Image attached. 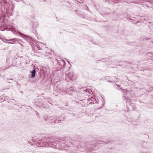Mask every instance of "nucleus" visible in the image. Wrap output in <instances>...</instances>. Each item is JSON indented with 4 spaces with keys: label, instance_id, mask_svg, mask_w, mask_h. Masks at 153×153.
Instances as JSON below:
<instances>
[{
    "label": "nucleus",
    "instance_id": "1",
    "mask_svg": "<svg viewBox=\"0 0 153 153\" xmlns=\"http://www.w3.org/2000/svg\"><path fill=\"white\" fill-rule=\"evenodd\" d=\"M62 143V142H60L59 141L55 140L52 138H48L46 140L45 142L43 143V145L42 146L46 147H49L55 148L54 147L52 146L53 145L56 148H59V146L60 144L61 146H64V145L63 143H62Z\"/></svg>",
    "mask_w": 153,
    "mask_h": 153
},
{
    "label": "nucleus",
    "instance_id": "2",
    "mask_svg": "<svg viewBox=\"0 0 153 153\" xmlns=\"http://www.w3.org/2000/svg\"><path fill=\"white\" fill-rule=\"evenodd\" d=\"M1 6L3 7L4 9V11L7 13H11L13 11V9L11 8L10 11L9 12V7L10 5L9 3L6 0H1L0 2Z\"/></svg>",
    "mask_w": 153,
    "mask_h": 153
},
{
    "label": "nucleus",
    "instance_id": "3",
    "mask_svg": "<svg viewBox=\"0 0 153 153\" xmlns=\"http://www.w3.org/2000/svg\"><path fill=\"white\" fill-rule=\"evenodd\" d=\"M45 121H47L48 122L52 123L53 121L54 123L59 122V121H60V119L58 117H45L44 118Z\"/></svg>",
    "mask_w": 153,
    "mask_h": 153
},
{
    "label": "nucleus",
    "instance_id": "4",
    "mask_svg": "<svg viewBox=\"0 0 153 153\" xmlns=\"http://www.w3.org/2000/svg\"><path fill=\"white\" fill-rule=\"evenodd\" d=\"M0 29L2 31H4L5 30H10L12 31L13 33H15L16 32L15 29L12 26H9V28L5 26H0Z\"/></svg>",
    "mask_w": 153,
    "mask_h": 153
},
{
    "label": "nucleus",
    "instance_id": "5",
    "mask_svg": "<svg viewBox=\"0 0 153 153\" xmlns=\"http://www.w3.org/2000/svg\"><path fill=\"white\" fill-rule=\"evenodd\" d=\"M66 77L65 79L68 81V79H70V80L72 81V77L74 75V74L72 72H69V71H68L66 72Z\"/></svg>",
    "mask_w": 153,
    "mask_h": 153
},
{
    "label": "nucleus",
    "instance_id": "6",
    "mask_svg": "<svg viewBox=\"0 0 153 153\" xmlns=\"http://www.w3.org/2000/svg\"><path fill=\"white\" fill-rule=\"evenodd\" d=\"M58 64L62 66H65V62L63 60L61 59H59L57 60Z\"/></svg>",
    "mask_w": 153,
    "mask_h": 153
},
{
    "label": "nucleus",
    "instance_id": "7",
    "mask_svg": "<svg viewBox=\"0 0 153 153\" xmlns=\"http://www.w3.org/2000/svg\"><path fill=\"white\" fill-rule=\"evenodd\" d=\"M129 93V91H128L127 90H124L123 91V94H125L126 93L127 94L126 95L125 94H124L123 95V97L124 98L125 100V101H126V102L127 101H128V96H126V95H127V94Z\"/></svg>",
    "mask_w": 153,
    "mask_h": 153
},
{
    "label": "nucleus",
    "instance_id": "8",
    "mask_svg": "<svg viewBox=\"0 0 153 153\" xmlns=\"http://www.w3.org/2000/svg\"><path fill=\"white\" fill-rule=\"evenodd\" d=\"M5 41H9V42H11L13 43V44L14 43V42L15 41H17L18 40V39H17L16 38H14V39H5Z\"/></svg>",
    "mask_w": 153,
    "mask_h": 153
},
{
    "label": "nucleus",
    "instance_id": "9",
    "mask_svg": "<svg viewBox=\"0 0 153 153\" xmlns=\"http://www.w3.org/2000/svg\"><path fill=\"white\" fill-rule=\"evenodd\" d=\"M31 75L30 77V76H29V77L31 78H33L35 77V74L36 73V72L35 71V69H34L32 71H31Z\"/></svg>",
    "mask_w": 153,
    "mask_h": 153
},
{
    "label": "nucleus",
    "instance_id": "10",
    "mask_svg": "<svg viewBox=\"0 0 153 153\" xmlns=\"http://www.w3.org/2000/svg\"><path fill=\"white\" fill-rule=\"evenodd\" d=\"M18 33H19V35L21 36L24 38V37L26 38H29V37L26 35H25L24 34L19 32H18Z\"/></svg>",
    "mask_w": 153,
    "mask_h": 153
},
{
    "label": "nucleus",
    "instance_id": "11",
    "mask_svg": "<svg viewBox=\"0 0 153 153\" xmlns=\"http://www.w3.org/2000/svg\"><path fill=\"white\" fill-rule=\"evenodd\" d=\"M4 42L5 43H7L9 44H13V43L11 42H6V41H4Z\"/></svg>",
    "mask_w": 153,
    "mask_h": 153
},
{
    "label": "nucleus",
    "instance_id": "12",
    "mask_svg": "<svg viewBox=\"0 0 153 153\" xmlns=\"http://www.w3.org/2000/svg\"><path fill=\"white\" fill-rule=\"evenodd\" d=\"M63 93H67V92H66V91H65L64 92H63Z\"/></svg>",
    "mask_w": 153,
    "mask_h": 153
},
{
    "label": "nucleus",
    "instance_id": "13",
    "mask_svg": "<svg viewBox=\"0 0 153 153\" xmlns=\"http://www.w3.org/2000/svg\"><path fill=\"white\" fill-rule=\"evenodd\" d=\"M109 82H112V81H111L110 80V81H108Z\"/></svg>",
    "mask_w": 153,
    "mask_h": 153
}]
</instances>
